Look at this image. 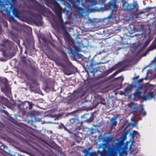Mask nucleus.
<instances>
[{"mask_svg": "<svg viewBox=\"0 0 156 156\" xmlns=\"http://www.w3.org/2000/svg\"><path fill=\"white\" fill-rule=\"evenodd\" d=\"M59 20L61 23L59 24L58 26L62 31V33L64 37L67 39L69 38L70 37V35L67 31L66 25L64 23L63 21L61 16L60 17Z\"/></svg>", "mask_w": 156, "mask_h": 156, "instance_id": "3", "label": "nucleus"}, {"mask_svg": "<svg viewBox=\"0 0 156 156\" xmlns=\"http://www.w3.org/2000/svg\"><path fill=\"white\" fill-rule=\"evenodd\" d=\"M26 51H25V53H26Z\"/></svg>", "mask_w": 156, "mask_h": 156, "instance_id": "57", "label": "nucleus"}, {"mask_svg": "<svg viewBox=\"0 0 156 156\" xmlns=\"http://www.w3.org/2000/svg\"><path fill=\"white\" fill-rule=\"evenodd\" d=\"M140 112H142V113L143 116H144L146 115V112L144 111V108L143 107V105H142L141 109V110L140 111Z\"/></svg>", "mask_w": 156, "mask_h": 156, "instance_id": "27", "label": "nucleus"}, {"mask_svg": "<svg viewBox=\"0 0 156 156\" xmlns=\"http://www.w3.org/2000/svg\"><path fill=\"white\" fill-rule=\"evenodd\" d=\"M139 77V76H136V77H135L133 79H138Z\"/></svg>", "mask_w": 156, "mask_h": 156, "instance_id": "44", "label": "nucleus"}, {"mask_svg": "<svg viewBox=\"0 0 156 156\" xmlns=\"http://www.w3.org/2000/svg\"><path fill=\"white\" fill-rule=\"evenodd\" d=\"M123 145V144L121 142H118L116 143L115 144L116 148L118 150L122 148Z\"/></svg>", "mask_w": 156, "mask_h": 156, "instance_id": "19", "label": "nucleus"}, {"mask_svg": "<svg viewBox=\"0 0 156 156\" xmlns=\"http://www.w3.org/2000/svg\"><path fill=\"white\" fill-rule=\"evenodd\" d=\"M108 9H114L117 8L115 2L112 1H110L108 3Z\"/></svg>", "mask_w": 156, "mask_h": 156, "instance_id": "11", "label": "nucleus"}, {"mask_svg": "<svg viewBox=\"0 0 156 156\" xmlns=\"http://www.w3.org/2000/svg\"><path fill=\"white\" fill-rule=\"evenodd\" d=\"M145 93H146V91H144V94H145Z\"/></svg>", "mask_w": 156, "mask_h": 156, "instance_id": "53", "label": "nucleus"}, {"mask_svg": "<svg viewBox=\"0 0 156 156\" xmlns=\"http://www.w3.org/2000/svg\"><path fill=\"white\" fill-rule=\"evenodd\" d=\"M29 89L31 91H34V89L35 88L36 85H34L33 84H29Z\"/></svg>", "mask_w": 156, "mask_h": 156, "instance_id": "20", "label": "nucleus"}, {"mask_svg": "<svg viewBox=\"0 0 156 156\" xmlns=\"http://www.w3.org/2000/svg\"><path fill=\"white\" fill-rule=\"evenodd\" d=\"M76 8L78 9L79 12H82V9L79 6V5L76 7Z\"/></svg>", "mask_w": 156, "mask_h": 156, "instance_id": "32", "label": "nucleus"}, {"mask_svg": "<svg viewBox=\"0 0 156 156\" xmlns=\"http://www.w3.org/2000/svg\"><path fill=\"white\" fill-rule=\"evenodd\" d=\"M0 8L1 13L4 15L6 14L8 16H10V12L6 7V5L3 4L1 1H0Z\"/></svg>", "mask_w": 156, "mask_h": 156, "instance_id": "5", "label": "nucleus"}, {"mask_svg": "<svg viewBox=\"0 0 156 156\" xmlns=\"http://www.w3.org/2000/svg\"><path fill=\"white\" fill-rule=\"evenodd\" d=\"M142 92L140 89H136L133 93L134 97L137 98L140 100L146 101L147 100L152 99L156 95V89H154V91L148 93L146 95H141Z\"/></svg>", "mask_w": 156, "mask_h": 156, "instance_id": "1", "label": "nucleus"}, {"mask_svg": "<svg viewBox=\"0 0 156 156\" xmlns=\"http://www.w3.org/2000/svg\"><path fill=\"white\" fill-rule=\"evenodd\" d=\"M142 79H140L138 80V82H140L142 81Z\"/></svg>", "mask_w": 156, "mask_h": 156, "instance_id": "48", "label": "nucleus"}, {"mask_svg": "<svg viewBox=\"0 0 156 156\" xmlns=\"http://www.w3.org/2000/svg\"><path fill=\"white\" fill-rule=\"evenodd\" d=\"M114 77V76H113V74H112V75H111L109 77L110 78H113Z\"/></svg>", "mask_w": 156, "mask_h": 156, "instance_id": "41", "label": "nucleus"}, {"mask_svg": "<svg viewBox=\"0 0 156 156\" xmlns=\"http://www.w3.org/2000/svg\"><path fill=\"white\" fill-rule=\"evenodd\" d=\"M92 66L93 64H91L90 66L88 68V69L90 73H92L93 74H94L95 73L98 71L99 68H93Z\"/></svg>", "mask_w": 156, "mask_h": 156, "instance_id": "13", "label": "nucleus"}, {"mask_svg": "<svg viewBox=\"0 0 156 156\" xmlns=\"http://www.w3.org/2000/svg\"><path fill=\"white\" fill-rule=\"evenodd\" d=\"M108 70H107L104 72V74L105 76H106L109 74H108Z\"/></svg>", "mask_w": 156, "mask_h": 156, "instance_id": "40", "label": "nucleus"}, {"mask_svg": "<svg viewBox=\"0 0 156 156\" xmlns=\"http://www.w3.org/2000/svg\"><path fill=\"white\" fill-rule=\"evenodd\" d=\"M125 152L124 151H122L120 152H119V154L120 156H125Z\"/></svg>", "mask_w": 156, "mask_h": 156, "instance_id": "33", "label": "nucleus"}, {"mask_svg": "<svg viewBox=\"0 0 156 156\" xmlns=\"http://www.w3.org/2000/svg\"><path fill=\"white\" fill-rule=\"evenodd\" d=\"M68 48L69 51V53L74 56L80 51L79 48L75 45L69 46Z\"/></svg>", "mask_w": 156, "mask_h": 156, "instance_id": "6", "label": "nucleus"}, {"mask_svg": "<svg viewBox=\"0 0 156 156\" xmlns=\"http://www.w3.org/2000/svg\"><path fill=\"white\" fill-rule=\"evenodd\" d=\"M137 133H137V131H136L135 130L133 131L132 132V136H134L136 134H137Z\"/></svg>", "mask_w": 156, "mask_h": 156, "instance_id": "34", "label": "nucleus"}, {"mask_svg": "<svg viewBox=\"0 0 156 156\" xmlns=\"http://www.w3.org/2000/svg\"><path fill=\"white\" fill-rule=\"evenodd\" d=\"M100 103L103 105H105L106 104L105 99L101 97L100 98Z\"/></svg>", "mask_w": 156, "mask_h": 156, "instance_id": "25", "label": "nucleus"}, {"mask_svg": "<svg viewBox=\"0 0 156 156\" xmlns=\"http://www.w3.org/2000/svg\"><path fill=\"white\" fill-rule=\"evenodd\" d=\"M11 119H12V120H11V121H12V122H13V121H15V120L13 118H11Z\"/></svg>", "mask_w": 156, "mask_h": 156, "instance_id": "47", "label": "nucleus"}, {"mask_svg": "<svg viewBox=\"0 0 156 156\" xmlns=\"http://www.w3.org/2000/svg\"><path fill=\"white\" fill-rule=\"evenodd\" d=\"M2 84L5 88H7L8 86V81L7 79L0 78V85Z\"/></svg>", "mask_w": 156, "mask_h": 156, "instance_id": "8", "label": "nucleus"}, {"mask_svg": "<svg viewBox=\"0 0 156 156\" xmlns=\"http://www.w3.org/2000/svg\"><path fill=\"white\" fill-rule=\"evenodd\" d=\"M18 107L19 108L20 112L21 113V114L22 115H25L27 111H24L23 109V103L21 104H19L17 105Z\"/></svg>", "mask_w": 156, "mask_h": 156, "instance_id": "12", "label": "nucleus"}, {"mask_svg": "<svg viewBox=\"0 0 156 156\" xmlns=\"http://www.w3.org/2000/svg\"><path fill=\"white\" fill-rule=\"evenodd\" d=\"M34 23L37 26H41L43 23L42 22V19L41 16H39V18H37L34 20Z\"/></svg>", "mask_w": 156, "mask_h": 156, "instance_id": "10", "label": "nucleus"}, {"mask_svg": "<svg viewBox=\"0 0 156 156\" xmlns=\"http://www.w3.org/2000/svg\"><path fill=\"white\" fill-rule=\"evenodd\" d=\"M115 70L114 67L110 69H109L108 70V74H109L111 73L112 72L114 71Z\"/></svg>", "mask_w": 156, "mask_h": 156, "instance_id": "31", "label": "nucleus"}, {"mask_svg": "<svg viewBox=\"0 0 156 156\" xmlns=\"http://www.w3.org/2000/svg\"><path fill=\"white\" fill-rule=\"evenodd\" d=\"M23 109L24 111H27V109L28 107V104L27 103V101H25L23 103Z\"/></svg>", "mask_w": 156, "mask_h": 156, "instance_id": "22", "label": "nucleus"}, {"mask_svg": "<svg viewBox=\"0 0 156 156\" xmlns=\"http://www.w3.org/2000/svg\"><path fill=\"white\" fill-rule=\"evenodd\" d=\"M139 6L136 2H133V3L128 4L126 7L124 9L128 12H132L133 14H137Z\"/></svg>", "mask_w": 156, "mask_h": 156, "instance_id": "2", "label": "nucleus"}, {"mask_svg": "<svg viewBox=\"0 0 156 156\" xmlns=\"http://www.w3.org/2000/svg\"><path fill=\"white\" fill-rule=\"evenodd\" d=\"M134 103L131 102L128 105L129 107L131 108L132 107V106H131L132 105H134Z\"/></svg>", "mask_w": 156, "mask_h": 156, "instance_id": "38", "label": "nucleus"}, {"mask_svg": "<svg viewBox=\"0 0 156 156\" xmlns=\"http://www.w3.org/2000/svg\"><path fill=\"white\" fill-rule=\"evenodd\" d=\"M85 115L84 114V115H83L82 116H81V117H82V118H83V116H85Z\"/></svg>", "mask_w": 156, "mask_h": 156, "instance_id": "51", "label": "nucleus"}, {"mask_svg": "<svg viewBox=\"0 0 156 156\" xmlns=\"http://www.w3.org/2000/svg\"><path fill=\"white\" fill-rule=\"evenodd\" d=\"M101 78V77H99V78Z\"/></svg>", "mask_w": 156, "mask_h": 156, "instance_id": "58", "label": "nucleus"}, {"mask_svg": "<svg viewBox=\"0 0 156 156\" xmlns=\"http://www.w3.org/2000/svg\"><path fill=\"white\" fill-rule=\"evenodd\" d=\"M66 74H67V75H69V74H67V73H66Z\"/></svg>", "mask_w": 156, "mask_h": 156, "instance_id": "54", "label": "nucleus"}, {"mask_svg": "<svg viewBox=\"0 0 156 156\" xmlns=\"http://www.w3.org/2000/svg\"><path fill=\"white\" fill-rule=\"evenodd\" d=\"M112 14H111L107 18H108V19H110V18H112Z\"/></svg>", "mask_w": 156, "mask_h": 156, "instance_id": "43", "label": "nucleus"}, {"mask_svg": "<svg viewBox=\"0 0 156 156\" xmlns=\"http://www.w3.org/2000/svg\"><path fill=\"white\" fill-rule=\"evenodd\" d=\"M20 156H23V155H21Z\"/></svg>", "mask_w": 156, "mask_h": 156, "instance_id": "59", "label": "nucleus"}, {"mask_svg": "<svg viewBox=\"0 0 156 156\" xmlns=\"http://www.w3.org/2000/svg\"><path fill=\"white\" fill-rule=\"evenodd\" d=\"M3 105V104H2V103L1 102V101H0V107L1 106V105H2V106Z\"/></svg>", "mask_w": 156, "mask_h": 156, "instance_id": "45", "label": "nucleus"}, {"mask_svg": "<svg viewBox=\"0 0 156 156\" xmlns=\"http://www.w3.org/2000/svg\"><path fill=\"white\" fill-rule=\"evenodd\" d=\"M138 110V107L136 106H134L131 109V112L132 113L136 112Z\"/></svg>", "mask_w": 156, "mask_h": 156, "instance_id": "21", "label": "nucleus"}, {"mask_svg": "<svg viewBox=\"0 0 156 156\" xmlns=\"http://www.w3.org/2000/svg\"><path fill=\"white\" fill-rule=\"evenodd\" d=\"M10 44V41L8 39H6L3 41V43L0 44V46L2 47L0 48V51L2 52L4 56L6 54V50Z\"/></svg>", "mask_w": 156, "mask_h": 156, "instance_id": "4", "label": "nucleus"}, {"mask_svg": "<svg viewBox=\"0 0 156 156\" xmlns=\"http://www.w3.org/2000/svg\"><path fill=\"white\" fill-rule=\"evenodd\" d=\"M10 20H12L13 21H15V19L14 18V17L12 16L11 15H10Z\"/></svg>", "mask_w": 156, "mask_h": 156, "instance_id": "37", "label": "nucleus"}, {"mask_svg": "<svg viewBox=\"0 0 156 156\" xmlns=\"http://www.w3.org/2000/svg\"><path fill=\"white\" fill-rule=\"evenodd\" d=\"M123 71V69H118V70L116 71L114 73H113V76H115L118 73L122 72Z\"/></svg>", "mask_w": 156, "mask_h": 156, "instance_id": "23", "label": "nucleus"}, {"mask_svg": "<svg viewBox=\"0 0 156 156\" xmlns=\"http://www.w3.org/2000/svg\"><path fill=\"white\" fill-rule=\"evenodd\" d=\"M4 147V149H5V148L6 149H7L8 148V147L6 146H5V147Z\"/></svg>", "mask_w": 156, "mask_h": 156, "instance_id": "49", "label": "nucleus"}, {"mask_svg": "<svg viewBox=\"0 0 156 156\" xmlns=\"http://www.w3.org/2000/svg\"><path fill=\"white\" fill-rule=\"evenodd\" d=\"M77 121V119L75 118H72L70 119V122L72 124L76 123Z\"/></svg>", "mask_w": 156, "mask_h": 156, "instance_id": "24", "label": "nucleus"}, {"mask_svg": "<svg viewBox=\"0 0 156 156\" xmlns=\"http://www.w3.org/2000/svg\"><path fill=\"white\" fill-rule=\"evenodd\" d=\"M59 65L60 66H62V65H61V64H60Z\"/></svg>", "mask_w": 156, "mask_h": 156, "instance_id": "55", "label": "nucleus"}, {"mask_svg": "<svg viewBox=\"0 0 156 156\" xmlns=\"http://www.w3.org/2000/svg\"><path fill=\"white\" fill-rule=\"evenodd\" d=\"M87 71V72L88 73V71Z\"/></svg>", "mask_w": 156, "mask_h": 156, "instance_id": "56", "label": "nucleus"}, {"mask_svg": "<svg viewBox=\"0 0 156 156\" xmlns=\"http://www.w3.org/2000/svg\"><path fill=\"white\" fill-rule=\"evenodd\" d=\"M22 134L24 136H26V134L24 135V134Z\"/></svg>", "mask_w": 156, "mask_h": 156, "instance_id": "50", "label": "nucleus"}, {"mask_svg": "<svg viewBox=\"0 0 156 156\" xmlns=\"http://www.w3.org/2000/svg\"><path fill=\"white\" fill-rule=\"evenodd\" d=\"M10 10L12 11L13 14L16 17H18L19 14L17 9L13 5H11L10 8Z\"/></svg>", "mask_w": 156, "mask_h": 156, "instance_id": "9", "label": "nucleus"}, {"mask_svg": "<svg viewBox=\"0 0 156 156\" xmlns=\"http://www.w3.org/2000/svg\"><path fill=\"white\" fill-rule=\"evenodd\" d=\"M81 129V128L80 126H78L76 128V130H80Z\"/></svg>", "mask_w": 156, "mask_h": 156, "instance_id": "39", "label": "nucleus"}, {"mask_svg": "<svg viewBox=\"0 0 156 156\" xmlns=\"http://www.w3.org/2000/svg\"><path fill=\"white\" fill-rule=\"evenodd\" d=\"M32 84H34L36 85V86H37L39 85L38 83L37 82L36 80H33L32 81Z\"/></svg>", "mask_w": 156, "mask_h": 156, "instance_id": "30", "label": "nucleus"}, {"mask_svg": "<svg viewBox=\"0 0 156 156\" xmlns=\"http://www.w3.org/2000/svg\"><path fill=\"white\" fill-rule=\"evenodd\" d=\"M146 90H151V88L149 89V87L148 86H147L146 87Z\"/></svg>", "mask_w": 156, "mask_h": 156, "instance_id": "42", "label": "nucleus"}, {"mask_svg": "<svg viewBox=\"0 0 156 156\" xmlns=\"http://www.w3.org/2000/svg\"><path fill=\"white\" fill-rule=\"evenodd\" d=\"M52 3L55 12L58 13L60 15H61L62 8L60 6L59 4L55 1H53Z\"/></svg>", "mask_w": 156, "mask_h": 156, "instance_id": "7", "label": "nucleus"}, {"mask_svg": "<svg viewBox=\"0 0 156 156\" xmlns=\"http://www.w3.org/2000/svg\"><path fill=\"white\" fill-rule=\"evenodd\" d=\"M151 49H153L156 48V44H153L151 46Z\"/></svg>", "mask_w": 156, "mask_h": 156, "instance_id": "35", "label": "nucleus"}, {"mask_svg": "<svg viewBox=\"0 0 156 156\" xmlns=\"http://www.w3.org/2000/svg\"><path fill=\"white\" fill-rule=\"evenodd\" d=\"M66 126H65L62 123H61L58 126V128L59 129H64L65 130L69 132V130H70L71 128H69L68 129V127L69 126V124L66 125Z\"/></svg>", "mask_w": 156, "mask_h": 156, "instance_id": "15", "label": "nucleus"}, {"mask_svg": "<svg viewBox=\"0 0 156 156\" xmlns=\"http://www.w3.org/2000/svg\"><path fill=\"white\" fill-rule=\"evenodd\" d=\"M23 62H25V59L24 60H23Z\"/></svg>", "mask_w": 156, "mask_h": 156, "instance_id": "52", "label": "nucleus"}, {"mask_svg": "<svg viewBox=\"0 0 156 156\" xmlns=\"http://www.w3.org/2000/svg\"><path fill=\"white\" fill-rule=\"evenodd\" d=\"M123 80V77L122 76L119 77L115 78V80H116L117 81V82L118 84H119L120 85H122V81Z\"/></svg>", "mask_w": 156, "mask_h": 156, "instance_id": "18", "label": "nucleus"}, {"mask_svg": "<svg viewBox=\"0 0 156 156\" xmlns=\"http://www.w3.org/2000/svg\"><path fill=\"white\" fill-rule=\"evenodd\" d=\"M92 147H90L88 148V149H84L83 150V152L84 153H87L88 152V151L90 149H92Z\"/></svg>", "mask_w": 156, "mask_h": 156, "instance_id": "29", "label": "nucleus"}, {"mask_svg": "<svg viewBox=\"0 0 156 156\" xmlns=\"http://www.w3.org/2000/svg\"><path fill=\"white\" fill-rule=\"evenodd\" d=\"M118 118V116H117L115 117H114L111 119L110 121V123L112 126H115L117 124V122L116 119Z\"/></svg>", "mask_w": 156, "mask_h": 156, "instance_id": "14", "label": "nucleus"}, {"mask_svg": "<svg viewBox=\"0 0 156 156\" xmlns=\"http://www.w3.org/2000/svg\"><path fill=\"white\" fill-rule=\"evenodd\" d=\"M62 55L63 57V60L66 62H68L69 61V59L67 57L66 54L64 51H63L62 52Z\"/></svg>", "mask_w": 156, "mask_h": 156, "instance_id": "17", "label": "nucleus"}, {"mask_svg": "<svg viewBox=\"0 0 156 156\" xmlns=\"http://www.w3.org/2000/svg\"><path fill=\"white\" fill-rule=\"evenodd\" d=\"M27 104H28V108L29 110H31L33 107V105L32 104L30 103L29 101H27Z\"/></svg>", "mask_w": 156, "mask_h": 156, "instance_id": "26", "label": "nucleus"}, {"mask_svg": "<svg viewBox=\"0 0 156 156\" xmlns=\"http://www.w3.org/2000/svg\"><path fill=\"white\" fill-rule=\"evenodd\" d=\"M2 112L6 115L7 116H8L9 115V113L8 112L5 110H3Z\"/></svg>", "mask_w": 156, "mask_h": 156, "instance_id": "36", "label": "nucleus"}, {"mask_svg": "<svg viewBox=\"0 0 156 156\" xmlns=\"http://www.w3.org/2000/svg\"><path fill=\"white\" fill-rule=\"evenodd\" d=\"M2 26L1 25H0V32L2 31Z\"/></svg>", "mask_w": 156, "mask_h": 156, "instance_id": "46", "label": "nucleus"}, {"mask_svg": "<svg viewBox=\"0 0 156 156\" xmlns=\"http://www.w3.org/2000/svg\"><path fill=\"white\" fill-rule=\"evenodd\" d=\"M31 69L32 73L34 75H37L39 72L40 71V70H38V68L34 67H31Z\"/></svg>", "mask_w": 156, "mask_h": 156, "instance_id": "16", "label": "nucleus"}, {"mask_svg": "<svg viewBox=\"0 0 156 156\" xmlns=\"http://www.w3.org/2000/svg\"><path fill=\"white\" fill-rule=\"evenodd\" d=\"M5 105L8 108H12V105L9 101V102L6 104Z\"/></svg>", "mask_w": 156, "mask_h": 156, "instance_id": "28", "label": "nucleus"}]
</instances>
